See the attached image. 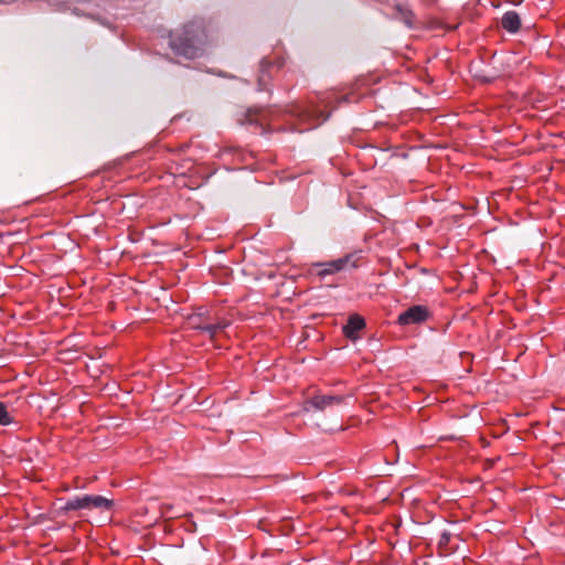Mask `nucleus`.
I'll list each match as a JSON object with an SVG mask.
<instances>
[{
	"mask_svg": "<svg viewBox=\"0 0 565 565\" xmlns=\"http://www.w3.org/2000/svg\"><path fill=\"white\" fill-rule=\"evenodd\" d=\"M205 40V29L200 20L186 24L180 33H172L169 44L177 55L194 58L204 52Z\"/></svg>",
	"mask_w": 565,
	"mask_h": 565,
	"instance_id": "obj_1",
	"label": "nucleus"
},
{
	"mask_svg": "<svg viewBox=\"0 0 565 565\" xmlns=\"http://www.w3.org/2000/svg\"><path fill=\"white\" fill-rule=\"evenodd\" d=\"M333 97L334 93L328 92L316 96L315 99H310L306 105H292L289 109L290 116L302 126L298 130H310L324 122L330 116L327 108Z\"/></svg>",
	"mask_w": 565,
	"mask_h": 565,
	"instance_id": "obj_2",
	"label": "nucleus"
},
{
	"mask_svg": "<svg viewBox=\"0 0 565 565\" xmlns=\"http://www.w3.org/2000/svg\"><path fill=\"white\" fill-rule=\"evenodd\" d=\"M362 260L361 252H353L344 255L338 259H333L324 263H315L312 264V269L316 275L323 279L329 275H334L342 270L354 269L358 268Z\"/></svg>",
	"mask_w": 565,
	"mask_h": 565,
	"instance_id": "obj_3",
	"label": "nucleus"
},
{
	"mask_svg": "<svg viewBox=\"0 0 565 565\" xmlns=\"http://www.w3.org/2000/svg\"><path fill=\"white\" fill-rule=\"evenodd\" d=\"M430 316L426 306L415 305L402 312L397 318L399 326L419 324L425 322Z\"/></svg>",
	"mask_w": 565,
	"mask_h": 565,
	"instance_id": "obj_4",
	"label": "nucleus"
},
{
	"mask_svg": "<svg viewBox=\"0 0 565 565\" xmlns=\"http://www.w3.org/2000/svg\"><path fill=\"white\" fill-rule=\"evenodd\" d=\"M198 315L189 317V324L191 328L206 332L210 338H214L218 332L223 331L228 327L230 322L226 319H218L216 322H210L206 324L196 323Z\"/></svg>",
	"mask_w": 565,
	"mask_h": 565,
	"instance_id": "obj_5",
	"label": "nucleus"
},
{
	"mask_svg": "<svg viewBox=\"0 0 565 565\" xmlns=\"http://www.w3.org/2000/svg\"><path fill=\"white\" fill-rule=\"evenodd\" d=\"M85 510L97 509L100 511H109L111 510L114 502L110 499H107L103 495H93L85 494L84 495Z\"/></svg>",
	"mask_w": 565,
	"mask_h": 565,
	"instance_id": "obj_6",
	"label": "nucleus"
},
{
	"mask_svg": "<svg viewBox=\"0 0 565 565\" xmlns=\"http://www.w3.org/2000/svg\"><path fill=\"white\" fill-rule=\"evenodd\" d=\"M365 327L364 319L359 315H351L348 319L347 324L343 326V333L347 338L355 340L356 333Z\"/></svg>",
	"mask_w": 565,
	"mask_h": 565,
	"instance_id": "obj_7",
	"label": "nucleus"
},
{
	"mask_svg": "<svg viewBox=\"0 0 565 565\" xmlns=\"http://www.w3.org/2000/svg\"><path fill=\"white\" fill-rule=\"evenodd\" d=\"M502 28L509 33H516L521 28L520 15L515 11H508L501 20Z\"/></svg>",
	"mask_w": 565,
	"mask_h": 565,
	"instance_id": "obj_8",
	"label": "nucleus"
},
{
	"mask_svg": "<svg viewBox=\"0 0 565 565\" xmlns=\"http://www.w3.org/2000/svg\"><path fill=\"white\" fill-rule=\"evenodd\" d=\"M343 401L341 396L335 395H317L310 399V405L316 409L323 411L332 404H340Z\"/></svg>",
	"mask_w": 565,
	"mask_h": 565,
	"instance_id": "obj_9",
	"label": "nucleus"
},
{
	"mask_svg": "<svg viewBox=\"0 0 565 565\" xmlns=\"http://www.w3.org/2000/svg\"><path fill=\"white\" fill-rule=\"evenodd\" d=\"M264 113L259 109L250 108L243 114V117H238L237 121L241 125H256L263 126Z\"/></svg>",
	"mask_w": 565,
	"mask_h": 565,
	"instance_id": "obj_10",
	"label": "nucleus"
},
{
	"mask_svg": "<svg viewBox=\"0 0 565 565\" xmlns=\"http://www.w3.org/2000/svg\"><path fill=\"white\" fill-rule=\"evenodd\" d=\"M57 509L58 513L64 515L71 511L85 510L84 495L70 499L66 502H64V504L60 505Z\"/></svg>",
	"mask_w": 565,
	"mask_h": 565,
	"instance_id": "obj_11",
	"label": "nucleus"
},
{
	"mask_svg": "<svg viewBox=\"0 0 565 565\" xmlns=\"http://www.w3.org/2000/svg\"><path fill=\"white\" fill-rule=\"evenodd\" d=\"M269 68H270L269 63L266 61H263L260 64V74L258 75V89L259 90L267 89V85L271 78Z\"/></svg>",
	"mask_w": 565,
	"mask_h": 565,
	"instance_id": "obj_12",
	"label": "nucleus"
},
{
	"mask_svg": "<svg viewBox=\"0 0 565 565\" xmlns=\"http://www.w3.org/2000/svg\"><path fill=\"white\" fill-rule=\"evenodd\" d=\"M13 423V418L4 403L0 402V425L8 426Z\"/></svg>",
	"mask_w": 565,
	"mask_h": 565,
	"instance_id": "obj_13",
	"label": "nucleus"
},
{
	"mask_svg": "<svg viewBox=\"0 0 565 565\" xmlns=\"http://www.w3.org/2000/svg\"><path fill=\"white\" fill-rule=\"evenodd\" d=\"M450 540V534L447 532H444L441 535L440 544H447Z\"/></svg>",
	"mask_w": 565,
	"mask_h": 565,
	"instance_id": "obj_14",
	"label": "nucleus"
},
{
	"mask_svg": "<svg viewBox=\"0 0 565 565\" xmlns=\"http://www.w3.org/2000/svg\"><path fill=\"white\" fill-rule=\"evenodd\" d=\"M194 315H201V319L205 320V319H209L206 317L207 315V310L206 309H203V308H200V310L198 312H195Z\"/></svg>",
	"mask_w": 565,
	"mask_h": 565,
	"instance_id": "obj_15",
	"label": "nucleus"
},
{
	"mask_svg": "<svg viewBox=\"0 0 565 565\" xmlns=\"http://www.w3.org/2000/svg\"><path fill=\"white\" fill-rule=\"evenodd\" d=\"M198 316H199V318L195 320L196 323H201V324L210 323V319L203 320V319H201V315H198Z\"/></svg>",
	"mask_w": 565,
	"mask_h": 565,
	"instance_id": "obj_16",
	"label": "nucleus"
},
{
	"mask_svg": "<svg viewBox=\"0 0 565 565\" xmlns=\"http://www.w3.org/2000/svg\"><path fill=\"white\" fill-rule=\"evenodd\" d=\"M170 509H171L170 505H166V504L162 505V514L169 516L168 510H170ZM170 518H172V515H170Z\"/></svg>",
	"mask_w": 565,
	"mask_h": 565,
	"instance_id": "obj_17",
	"label": "nucleus"
}]
</instances>
